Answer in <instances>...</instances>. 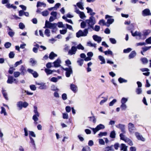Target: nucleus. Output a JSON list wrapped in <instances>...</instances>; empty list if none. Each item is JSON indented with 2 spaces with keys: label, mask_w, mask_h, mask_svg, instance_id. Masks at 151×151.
Returning a JSON list of instances; mask_svg holds the SVG:
<instances>
[{
  "label": "nucleus",
  "mask_w": 151,
  "mask_h": 151,
  "mask_svg": "<svg viewBox=\"0 0 151 151\" xmlns=\"http://www.w3.org/2000/svg\"><path fill=\"white\" fill-rule=\"evenodd\" d=\"M68 68H62V69L66 71L65 73L66 76L67 77H69L70 76L71 74L73 73V70L71 66H68Z\"/></svg>",
  "instance_id": "f03ea898"
},
{
  "label": "nucleus",
  "mask_w": 151,
  "mask_h": 151,
  "mask_svg": "<svg viewBox=\"0 0 151 151\" xmlns=\"http://www.w3.org/2000/svg\"><path fill=\"white\" fill-rule=\"evenodd\" d=\"M51 90L52 91H58V89L54 85H52L51 86Z\"/></svg>",
  "instance_id": "8fccbe9b"
},
{
  "label": "nucleus",
  "mask_w": 151,
  "mask_h": 151,
  "mask_svg": "<svg viewBox=\"0 0 151 151\" xmlns=\"http://www.w3.org/2000/svg\"><path fill=\"white\" fill-rule=\"evenodd\" d=\"M76 12L77 14H79V15L80 18L83 19L84 18L86 17L84 14L83 12H81L79 11V10H76Z\"/></svg>",
  "instance_id": "9b49d317"
},
{
  "label": "nucleus",
  "mask_w": 151,
  "mask_h": 151,
  "mask_svg": "<svg viewBox=\"0 0 151 151\" xmlns=\"http://www.w3.org/2000/svg\"><path fill=\"white\" fill-rule=\"evenodd\" d=\"M125 140H126L125 142H127L130 145L132 146L133 145V144L132 142L130 139L127 138Z\"/></svg>",
  "instance_id": "2f4dec72"
},
{
  "label": "nucleus",
  "mask_w": 151,
  "mask_h": 151,
  "mask_svg": "<svg viewBox=\"0 0 151 151\" xmlns=\"http://www.w3.org/2000/svg\"><path fill=\"white\" fill-rule=\"evenodd\" d=\"M104 128L105 126L104 125L101 124H100L97 125L95 128H91V129L93 131L94 134H95L100 129H104Z\"/></svg>",
  "instance_id": "20e7f679"
},
{
  "label": "nucleus",
  "mask_w": 151,
  "mask_h": 151,
  "mask_svg": "<svg viewBox=\"0 0 151 151\" xmlns=\"http://www.w3.org/2000/svg\"><path fill=\"white\" fill-rule=\"evenodd\" d=\"M131 32L132 34V35L134 37L137 36H139L140 37H142V34L141 32H137V31H136L134 32V33H133V31H131Z\"/></svg>",
  "instance_id": "ddd939ff"
},
{
  "label": "nucleus",
  "mask_w": 151,
  "mask_h": 151,
  "mask_svg": "<svg viewBox=\"0 0 151 151\" xmlns=\"http://www.w3.org/2000/svg\"><path fill=\"white\" fill-rule=\"evenodd\" d=\"M76 5L80 9H83L84 8L83 7V3L81 2H79L77 3Z\"/></svg>",
  "instance_id": "b1692460"
},
{
  "label": "nucleus",
  "mask_w": 151,
  "mask_h": 151,
  "mask_svg": "<svg viewBox=\"0 0 151 151\" xmlns=\"http://www.w3.org/2000/svg\"><path fill=\"white\" fill-rule=\"evenodd\" d=\"M86 21H83L81 23V28H85L86 26Z\"/></svg>",
  "instance_id": "c03bdc74"
},
{
  "label": "nucleus",
  "mask_w": 151,
  "mask_h": 151,
  "mask_svg": "<svg viewBox=\"0 0 151 151\" xmlns=\"http://www.w3.org/2000/svg\"><path fill=\"white\" fill-rule=\"evenodd\" d=\"M57 56V55L55 54L53 52H51L50 54L49 58L51 60L53 59L55 57Z\"/></svg>",
  "instance_id": "aec40b11"
},
{
  "label": "nucleus",
  "mask_w": 151,
  "mask_h": 151,
  "mask_svg": "<svg viewBox=\"0 0 151 151\" xmlns=\"http://www.w3.org/2000/svg\"><path fill=\"white\" fill-rule=\"evenodd\" d=\"M116 102V99H114L111 101L110 102L109 104V106H112Z\"/></svg>",
  "instance_id": "e2e57ef3"
},
{
  "label": "nucleus",
  "mask_w": 151,
  "mask_h": 151,
  "mask_svg": "<svg viewBox=\"0 0 151 151\" xmlns=\"http://www.w3.org/2000/svg\"><path fill=\"white\" fill-rule=\"evenodd\" d=\"M77 51V48L76 47L72 46L71 49L69 50L68 54L70 55L75 54Z\"/></svg>",
  "instance_id": "39448f33"
},
{
  "label": "nucleus",
  "mask_w": 151,
  "mask_h": 151,
  "mask_svg": "<svg viewBox=\"0 0 151 151\" xmlns=\"http://www.w3.org/2000/svg\"><path fill=\"white\" fill-rule=\"evenodd\" d=\"M86 23L87 24L88 27L85 29L83 32L81 30H79L76 33V37L79 38L81 36H86L88 33V30L91 28H93V26L96 23L95 18L93 16H91L89 19L85 20Z\"/></svg>",
  "instance_id": "f257e3e1"
},
{
  "label": "nucleus",
  "mask_w": 151,
  "mask_h": 151,
  "mask_svg": "<svg viewBox=\"0 0 151 151\" xmlns=\"http://www.w3.org/2000/svg\"><path fill=\"white\" fill-rule=\"evenodd\" d=\"M76 47L77 48V49H81L83 50L84 49V47L81 44H79Z\"/></svg>",
  "instance_id": "bf43d9fd"
},
{
  "label": "nucleus",
  "mask_w": 151,
  "mask_h": 151,
  "mask_svg": "<svg viewBox=\"0 0 151 151\" xmlns=\"http://www.w3.org/2000/svg\"><path fill=\"white\" fill-rule=\"evenodd\" d=\"M83 61L84 60L83 59L79 58L78 59L77 62L79 65L81 66L83 64Z\"/></svg>",
  "instance_id": "a878e982"
},
{
  "label": "nucleus",
  "mask_w": 151,
  "mask_h": 151,
  "mask_svg": "<svg viewBox=\"0 0 151 151\" xmlns=\"http://www.w3.org/2000/svg\"><path fill=\"white\" fill-rule=\"evenodd\" d=\"M118 81L120 83H122L123 82L126 83L127 82V80L121 77L119 78L118 79Z\"/></svg>",
  "instance_id": "58836bf2"
},
{
  "label": "nucleus",
  "mask_w": 151,
  "mask_h": 151,
  "mask_svg": "<svg viewBox=\"0 0 151 151\" xmlns=\"http://www.w3.org/2000/svg\"><path fill=\"white\" fill-rule=\"evenodd\" d=\"M128 127L129 131L130 133L133 132L134 130L136 129L134 125L131 123L128 124Z\"/></svg>",
  "instance_id": "0eeeda50"
},
{
  "label": "nucleus",
  "mask_w": 151,
  "mask_h": 151,
  "mask_svg": "<svg viewBox=\"0 0 151 151\" xmlns=\"http://www.w3.org/2000/svg\"><path fill=\"white\" fill-rule=\"evenodd\" d=\"M15 54L13 52H11L9 54V57L10 58H12L14 57Z\"/></svg>",
  "instance_id": "603ef678"
},
{
  "label": "nucleus",
  "mask_w": 151,
  "mask_h": 151,
  "mask_svg": "<svg viewBox=\"0 0 151 151\" xmlns=\"http://www.w3.org/2000/svg\"><path fill=\"white\" fill-rule=\"evenodd\" d=\"M151 48V46L150 47H143L142 48V50H143V52H144L147 50H149Z\"/></svg>",
  "instance_id": "09e8293b"
},
{
  "label": "nucleus",
  "mask_w": 151,
  "mask_h": 151,
  "mask_svg": "<svg viewBox=\"0 0 151 151\" xmlns=\"http://www.w3.org/2000/svg\"><path fill=\"white\" fill-rule=\"evenodd\" d=\"M60 63L61 60L59 58H58L53 63L54 67H60Z\"/></svg>",
  "instance_id": "f8f14e48"
},
{
  "label": "nucleus",
  "mask_w": 151,
  "mask_h": 151,
  "mask_svg": "<svg viewBox=\"0 0 151 151\" xmlns=\"http://www.w3.org/2000/svg\"><path fill=\"white\" fill-rule=\"evenodd\" d=\"M15 68H14L13 67H10L9 70V73L10 74H12L13 72V70H15Z\"/></svg>",
  "instance_id": "13d9d810"
},
{
  "label": "nucleus",
  "mask_w": 151,
  "mask_h": 151,
  "mask_svg": "<svg viewBox=\"0 0 151 151\" xmlns=\"http://www.w3.org/2000/svg\"><path fill=\"white\" fill-rule=\"evenodd\" d=\"M116 127L120 129L123 133H126L125 128V125H124L119 124L116 125Z\"/></svg>",
  "instance_id": "423d86ee"
},
{
  "label": "nucleus",
  "mask_w": 151,
  "mask_h": 151,
  "mask_svg": "<svg viewBox=\"0 0 151 151\" xmlns=\"http://www.w3.org/2000/svg\"><path fill=\"white\" fill-rule=\"evenodd\" d=\"M107 134V133L106 132H101L98 134L99 136L101 137L103 136H106Z\"/></svg>",
  "instance_id": "864d4df0"
},
{
  "label": "nucleus",
  "mask_w": 151,
  "mask_h": 151,
  "mask_svg": "<svg viewBox=\"0 0 151 151\" xmlns=\"http://www.w3.org/2000/svg\"><path fill=\"white\" fill-rule=\"evenodd\" d=\"M142 89L140 88H137L136 89V92L138 94H139L142 93Z\"/></svg>",
  "instance_id": "ea45409f"
},
{
  "label": "nucleus",
  "mask_w": 151,
  "mask_h": 151,
  "mask_svg": "<svg viewBox=\"0 0 151 151\" xmlns=\"http://www.w3.org/2000/svg\"><path fill=\"white\" fill-rule=\"evenodd\" d=\"M34 113L35 114V115H37V116H39V114L37 111V108L36 106H35L34 107Z\"/></svg>",
  "instance_id": "a19ab883"
},
{
  "label": "nucleus",
  "mask_w": 151,
  "mask_h": 151,
  "mask_svg": "<svg viewBox=\"0 0 151 151\" xmlns=\"http://www.w3.org/2000/svg\"><path fill=\"white\" fill-rule=\"evenodd\" d=\"M50 31L49 29H46L45 30V34L46 36H47L48 37L50 36Z\"/></svg>",
  "instance_id": "4c0bfd02"
},
{
  "label": "nucleus",
  "mask_w": 151,
  "mask_h": 151,
  "mask_svg": "<svg viewBox=\"0 0 151 151\" xmlns=\"http://www.w3.org/2000/svg\"><path fill=\"white\" fill-rule=\"evenodd\" d=\"M136 55V53L134 51H132L129 56V59L134 58Z\"/></svg>",
  "instance_id": "6ab92c4d"
},
{
  "label": "nucleus",
  "mask_w": 151,
  "mask_h": 151,
  "mask_svg": "<svg viewBox=\"0 0 151 151\" xmlns=\"http://www.w3.org/2000/svg\"><path fill=\"white\" fill-rule=\"evenodd\" d=\"M145 41L147 44H151V37H150L147 39Z\"/></svg>",
  "instance_id": "774afa93"
},
{
  "label": "nucleus",
  "mask_w": 151,
  "mask_h": 151,
  "mask_svg": "<svg viewBox=\"0 0 151 151\" xmlns=\"http://www.w3.org/2000/svg\"><path fill=\"white\" fill-rule=\"evenodd\" d=\"M45 71L47 75L52 74V70L48 69L47 68H45Z\"/></svg>",
  "instance_id": "7c9ffc66"
},
{
  "label": "nucleus",
  "mask_w": 151,
  "mask_h": 151,
  "mask_svg": "<svg viewBox=\"0 0 151 151\" xmlns=\"http://www.w3.org/2000/svg\"><path fill=\"white\" fill-rule=\"evenodd\" d=\"M20 73L18 71L14 72V75L15 77L17 78L19 77L20 75Z\"/></svg>",
  "instance_id": "4d7b16f0"
},
{
  "label": "nucleus",
  "mask_w": 151,
  "mask_h": 151,
  "mask_svg": "<svg viewBox=\"0 0 151 151\" xmlns=\"http://www.w3.org/2000/svg\"><path fill=\"white\" fill-rule=\"evenodd\" d=\"M11 46V43L8 42H6L4 44V46L6 48H9Z\"/></svg>",
  "instance_id": "a18cd8bd"
},
{
  "label": "nucleus",
  "mask_w": 151,
  "mask_h": 151,
  "mask_svg": "<svg viewBox=\"0 0 151 151\" xmlns=\"http://www.w3.org/2000/svg\"><path fill=\"white\" fill-rule=\"evenodd\" d=\"M1 114L4 113V115H7V114L6 112V110L3 107H1Z\"/></svg>",
  "instance_id": "052dcab7"
},
{
  "label": "nucleus",
  "mask_w": 151,
  "mask_h": 151,
  "mask_svg": "<svg viewBox=\"0 0 151 151\" xmlns=\"http://www.w3.org/2000/svg\"><path fill=\"white\" fill-rule=\"evenodd\" d=\"M115 136L116 133L115 131H113L111 132L110 135V137L111 138H114L115 137Z\"/></svg>",
  "instance_id": "f704fd0d"
},
{
  "label": "nucleus",
  "mask_w": 151,
  "mask_h": 151,
  "mask_svg": "<svg viewBox=\"0 0 151 151\" xmlns=\"http://www.w3.org/2000/svg\"><path fill=\"white\" fill-rule=\"evenodd\" d=\"M109 40L113 44H115L116 42V40L114 38H110L109 39Z\"/></svg>",
  "instance_id": "69168bd1"
},
{
  "label": "nucleus",
  "mask_w": 151,
  "mask_h": 151,
  "mask_svg": "<svg viewBox=\"0 0 151 151\" xmlns=\"http://www.w3.org/2000/svg\"><path fill=\"white\" fill-rule=\"evenodd\" d=\"M100 27L99 26L96 25L95 26V27H93V28H92L93 30L99 32L100 29Z\"/></svg>",
  "instance_id": "c9c22d12"
},
{
  "label": "nucleus",
  "mask_w": 151,
  "mask_h": 151,
  "mask_svg": "<svg viewBox=\"0 0 151 151\" xmlns=\"http://www.w3.org/2000/svg\"><path fill=\"white\" fill-rule=\"evenodd\" d=\"M108 96H107L106 98H104V99L102 100L100 102V104L101 105H102L104 103L106 102L107 100Z\"/></svg>",
  "instance_id": "49530a36"
},
{
  "label": "nucleus",
  "mask_w": 151,
  "mask_h": 151,
  "mask_svg": "<svg viewBox=\"0 0 151 151\" xmlns=\"http://www.w3.org/2000/svg\"><path fill=\"white\" fill-rule=\"evenodd\" d=\"M124 133H121L120 134L119 136L120 137V139L121 140H123L124 141H125V139H126L127 138H128L126 137L125 135H124L123 134Z\"/></svg>",
  "instance_id": "c85d7f7f"
},
{
  "label": "nucleus",
  "mask_w": 151,
  "mask_h": 151,
  "mask_svg": "<svg viewBox=\"0 0 151 151\" xmlns=\"http://www.w3.org/2000/svg\"><path fill=\"white\" fill-rule=\"evenodd\" d=\"M17 106L19 108V110H21L23 107V102L21 101L18 102L17 104Z\"/></svg>",
  "instance_id": "393cba45"
},
{
  "label": "nucleus",
  "mask_w": 151,
  "mask_h": 151,
  "mask_svg": "<svg viewBox=\"0 0 151 151\" xmlns=\"http://www.w3.org/2000/svg\"><path fill=\"white\" fill-rule=\"evenodd\" d=\"M120 107L122 110H125L127 108V106L125 104H122Z\"/></svg>",
  "instance_id": "de8ad7c7"
},
{
  "label": "nucleus",
  "mask_w": 151,
  "mask_h": 151,
  "mask_svg": "<svg viewBox=\"0 0 151 151\" xmlns=\"http://www.w3.org/2000/svg\"><path fill=\"white\" fill-rule=\"evenodd\" d=\"M113 145H112L111 146L109 147L108 146L105 148L104 151H109L112 150V147Z\"/></svg>",
  "instance_id": "3c124183"
},
{
  "label": "nucleus",
  "mask_w": 151,
  "mask_h": 151,
  "mask_svg": "<svg viewBox=\"0 0 151 151\" xmlns=\"http://www.w3.org/2000/svg\"><path fill=\"white\" fill-rule=\"evenodd\" d=\"M112 17V16H111L108 15H106L105 18L107 19L108 18L109 19H107V23L108 24H111L112 23L114 22V20L113 19L111 18Z\"/></svg>",
  "instance_id": "6e6552de"
},
{
  "label": "nucleus",
  "mask_w": 151,
  "mask_h": 151,
  "mask_svg": "<svg viewBox=\"0 0 151 151\" xmlns=\"http://www.w3.org/2000/svg\"><path fill=\"white\" fill-rule=\"evenodd\" d=\"M127 99L124 97L122 98L121 101L122 104H125L127 101Z\"/></svg>",
  "instance_id": "6e6d98bb"
},
{
  "label": "nucleus",
  "mask_w": 151,
  "mask_h": 151,
  "mask_svg": "<svg viewBox=\"0 0 151 151\" xmlns=\"http://www.w3.org/2000/svg\"><path fill=\"white\" fill-rule=\"evenodd\" d=\"M98 58L100 60L102 61V62L101 63V64H102L105 63V59L103 56L99 55V56Z\"/></svg>",
  "instance_id": "bb28decb"
},
{
  "label": "nucleus",
  "mask_w": 151,
  "mask_h": 151,
  "mask_svg": "<svg viewBox=\"0 0 151 151\" xmlns=\"http://www.w3.org/2000/svg\"><path fill=\"white\" fill-rule=\"evenodd\" d=\"M29 138L30 140V143L33 146L35 149L36 148V145L35 142V141L34 139L31 137L29 136Z\"/></svg>",
  "instance_id": "c756f323"
},
{
  "label": "nucleus",
  "mask_w": 151,
  "mask_h": 151,
  "mask_svg": "<svg viewBox=\"0 0 151 151\" xmlns=\"http://www.w3.org/2000/svg\"><path fill=\"white\" fill-rule=\"evenodd\" d=\"M30 62L32 64V66H34L37 63V61L34 60L32 58L30 59Z\"/></svg>",
  "instance_id": "e433bc0d"
},
{
  "label": "nucleus",
  "mask_w": 151,
  "mask_h": 151,
  "mask_svg": "<svg viewBox=\"0 0 151 151\" xmlns=\"http://www.w3.org/2000/svg\"><path fill=\"white\" fill-rule=\"evenodd\" d=\"M19 70L21 71V74L23 75H24L25 73L26 72V70L23 65L21 66Z\"/></svg>",
  "instance_id": "dca6fc26"
},
{
  "label": "nucleus",
  "mask_w": 151,
  "mask_h": 151,
  "mask_svg": "<svg viewBox=\"0 0 151 151\" xmlns=\"http://www.w3.org/2000/svg\"><path fill=\"white\" fill-rule=\"evenodd\" d=\"M135 134L138 139L141 140L142 141H145V139L142 137V135H140L138 132H136Z\"/></svg>",
  "instance_id": "1a4fd4ad"
},
{
  "label": "nucleus",
  "mask_w": 151,
  "mask_h": 151,
  "mask_svg": "<svg viewBox=\"0 0 151 151\" xmlns=\"http://www.w3.org/2000/svg\"><path fill=\"white\" fill-rule=\"evenodd\" d=\"M37 115H34L33 116L32 119L35 122V123L37 124V122H36L38 120V118L37 117Z\"/></svg>",
  "instance_id": "37998d69"
},
{
  "label": "nucleus",
  "mask_w": 151,
  "mask_h": 151,
  "mask_svg": "<svg viewBox=\"0 0 151 151\" xmlns=\"http://www.w3.org/2000/svg\"><path fill=\"white\" fill-rule=\"evenodd\" d=\"M14 78L12 76H9L7 82L8 83L12 84L14 82Z\"/></svg>",
  "instance_id": "a211bd4d"
},
{
  "label": "nucleus",
  "mask_w": 151,
  "mask_h": 151,
  "mask_svg": "<svg viewBox=\"0 0 151 151\" xmlns=\"http://www.w3.org/2000/svg\"><path fill=\"white\" fill-rule=\"evenodd\" d=\"M46 6V4L44 2H41L38 1L37 2V7H45Z\"/></svg>",
  "instance_id": "2eb2a0df"
},
{
  "label": "nucleus",
  "mask_w": 151,
  "mask_h": 151,
  "mask_svg": "<svg viewBox=\"0 0 151 151\" xmlns=\"http://www.w3.org/2000/svg\"><path fill=\"white\" fill-rule=\"evenodd\" d=\"M142 15L144 16L151 15V13H150V10H143L142 11Z\"/></svg>",
  "instance_id": "f3484780"
},
{
  "label": "nucleus",
  "mask_w": 151,
  "mask_h": 151,
  "mask_svg": "<svg viewBox=\"0 0 151 151\" xmlns=\"http://www.w3.org/2000/svg\"><path fill=\"white\" fill-rule=\"evenodd\" d=\"M2 92L3 95L4 97V98L6 99V100H8V98L7 97V93L4 90H2Z\"/></svg>",
  "instance_id": "79ce46f5"
},
{
  "label": "nucleus",
  "mask_w": 151,
  "mask_h": 151,
  "mask_svg": "<svg viewBox=\"0 0 151 151\" xmlns=\"http://www.w3.org/2000/svg\"><path fill=\"white\" fill-rule=\"evenodd\" d=\"M22 63V60H20L19 61H17L14 64V67H17V66Z\"/></svg>",
  "instance_id": "5fc2aeb1"
},
{
  "label": "nucleus",
  "mask_w": 151,
  "mask_h": 151,
  "mask_svg": "<svg viewBox=\"0 0 151 151\" xmlns=\"http://www.w3.org/2000/svg\"><path fill=\"white\" fill-rule=\"evenodd\" d=\"M19 28L21 29H23L25 28V25L22 22H20L19 24Z\"/></svg>",
  "instance_id": "338daca9"
},
{
  "label": "nucleus",
  "mask_w": 151,
  "mask_h": 151,
  "mask_svg": "<svg viewBox=\"0 0 151 151\" xmlns=\"http://www.w3.org/2000/svg\"><path fill=\"white\" fill-rule=\"evenodd\" d=\"M140 60L142 63L144 64H147L148 62V60L146 58H141Z\"/></svg>",
  "instance_id": "5701e85b"
},
{
  "label": "nucleus",
  "mask_w": 151,
  "mask_h": 151,
  "mask_svg": "<svg viewBox=\"0 0 151 151\" xmlns=\"http://www.w3.org/2000/svg\"><path fill=\"white\" fill-rule=\"evenodd\" d=\"M15 32L12 31H10L8 32V34L11 37H12L14 35Z\"/></svg>",
  "instance_id": "680f3d73"
},
{
  "label": "nucleus",
  "mask_w": 151,
  "mask_h": 151,
  "mask_svg": "<svg viewBox=\"0 0 151 151\" xmlns=\"http://www.w3.org/2000/svg\"><path fill=\"white\" fill-rule=\"evenodd\" d=\"M39 88L40 89H45L47 88V86L45 85V83H42L39 87Z\"/></svg>",
  "instance_id": "cd10ccee"
},
{
  "label": "nucleus",
  "mask_w": 151,
  "mask_h": 151,
  "mask_svg": "<svg viewBox=\"0 0 151 151\" xmlns=\"http://www.w3.org/2000/svg\"><path fill=\"white\" fill-rule=\"evenodd\" d=\"M70 88L74 92L76 93L77 90V86L73 84H71L70 85Z\"/></svg>",
  "instance_id": "4468645a"
},
{
  "label": "nucleus",
  "mask_w": 151,
  "mask_h": 151,
  "mask_svg": "<svg viewBox=\"0 0 151 151\" xmlns=\"http://www.w3.org/2000/svg\"><path fill=\"white\" fill-rule=\"evenodd\" d=\"M121 150H123L124 151H127V147L124 144H122L121 145Z\"/></svg>",
  "instance_id": "4be33fe9"
},
{
  "label": "nucleus",
  "mask_w": 151,
  "mask_h": 151,
  "mask_svg": "<svg viewBox=\"0 0 151 151\" xmlns=\"http://www.w3.org/2000/svg\"><path fill=\"white\" fill-rule=\"evenodd\" d=\"M150 32V30H144L143 32V35L144 36H147L149 34Z\"/></svg>",
  "instance_id": "72a5a7b5"
},
{
  "label": "nucleus",
  "mask_w": 151,
  "mask_h": 151,
  "mask_svg": "<svg viewBox=\"0 0 151 151\" xmlns=\"http://www.w3.org/2000/svg\"><path fill=\"white\" fill-rule=\"evenodd\" d=\"M41 14L44 16H47L49 14V12L47 10H46L42 12Z\"/></svg>",
  "instance_id": "473e14b6"
},
{
  "label": "nucleus",
  "mask_w": 151,
  "mask_h": 151,
  "mask_svg": "<svg viewBox=\"0 0 151 151\" xmlns=\"http://www.w3.org/2000/svg\"><path fill=\"white\" fill-rule=\"evenodd\" d=\"M61 5V4L60 3H57L55 4L54 7H51L48 9H57L59 8V7Z\"/></svg>",
  "instance_id": "412c9836"
},
{
  "label": "nucleus",
  "mask_w": 151,
  "mask_h": 151,
  "mask_svg": "<svg viewBox=\"0 0 151 151\" xmlns=\"http://www.w3.org/2000/svg\"><path fill=\"white\" fill-rule=\"evenodd\" d=\"M87 44L88 46L90 47H96V44H92L90 42H88Z\"/></svg>",
  "instance_id": "0e129e2a"
},
{
  "label": "nucleus",
  "mask_w": 151,
  "mask_h": 151,
  "mask_svg": "<svg viewBox=\"0 0 151 151\" xmlns=\"http://www.w3.org/2000/svg\"><path fill=\"white\" fill-rule=\"evenodd\" d=\"M57 25V24L56 23H50L46 20L45 22V26L44 28H45L46 27L52 29H56V28Z\"/></svg>",
  "instance_id": "7ed1b4c3"
},
{
  "label": "nucleus",
  "mask_w": 151,
  "mask_h": 151,
  "mask_svg": "<svg viewBox=\"0 0 151 151\" xmlns=\"http://www.w3.org/2000/svg\"><path fill=\"white\" fill-rule=\"evenodd\" d=\"M93 40L98 43H100L102 40V39L100 37H99L97 35H94L93 36Z\"/></svg>",
  "instance_id": "9d476101"
}]
</instances>
